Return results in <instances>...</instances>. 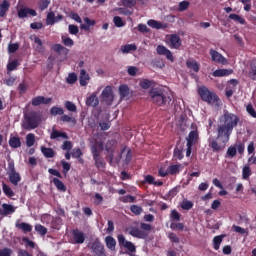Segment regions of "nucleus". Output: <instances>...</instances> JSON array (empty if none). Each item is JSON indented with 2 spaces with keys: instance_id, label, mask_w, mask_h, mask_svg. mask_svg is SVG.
<instances>
[{
  "instance_id": "1",
  "label": "nucleus",
  "mask_w": 256,
  "mask_h": 256,
  "mask_svg": "<svg viewBox=\"0 0 256 256\" xmlns=\"http://www.w3.org/2000/svg\"><path fill=\"white\" fill-rule=\"evenodd\" d=\"M219 121L220 124H218L216 129V138L213 136L208 138V145L213 153H221V151H225L227 142L231 139L233 129L239 125V116L225 110L224 114L220 116Z\"/></svg>"
},
{
  "instance_id": "2",
  "label": "nucleus",
  "mask_w": 256,
  "mask_h": 256,
  "mask_svg": "<svg viewBox=\"0 0 256 256\" xmlns=\"http://www.w3.org/2000/svg\"><path fill=\"white\" fill-rule=\"evenodd\" d=\"M150 101L157 107H165L171 101L169 92L163 88H152L149 90Z\"/></svg>"
},
{
  "instance_id": "3",
  "label": "nucleus",
  "mask_w": 256,
  "mask_h": 256,
  "mask_svg": "<svg viewBox=\"0 0 256 256\" xmlns=\"http://www.w3.org/2000/svg\"><path fill=\"white\" fill-rule=\"evenodd\" d=\"M105 149V144L103 141L95 140L90 146L91 155L94 160V165L96 169H105V159L101 157V153Z\"/></svg>"
},
{
  "instance_id": "4",
  "label": "nucleus",
  "mask_w": 256,
  "mask_h": 256,
  "mask_svg": "<svg viewBox=\"0 0 256 256\" xmlns=\"http://www.w3.org/2000/svg\"><path fill=\"white\" fill-rule=\"evenodd\" d=\"M40 123L41 115H39V113H37L36 111H32L24 115L22 127L26 131H33V129H37L39 127Z\"/></svg>"
},
{
  "instance_id": "5",
  "label": "nucleus",
  "mask_w": 256,
  "mask_h": 256,
  "mask_svg": "<svg viewBox=\"0 0 256 256\" xmlns=\"http://www.w3.org/2000/svg\"><path fill=\"white\" fill-rule=\"evenodd\" d=\"M198 95L201 97L204 103H208V105H215L217 101H219V96L215 92H211L207 86H201L198 89Z\"/></svg>"
},
{
  "instance_id": "6",
  "label": "nucleus",
  "mask_w": 256,
  "mask_h": 256,
  "mask_svg": "<svg viewBox=\"0 0 256 256\" xmlns=\"http://www.w3.org/2000/svg\"><path fill=\"white\" fill-rule=\"evenodd\" d=\"M152 229L153 226H151V224L141 222L140 229L137 227H132L129 231V235H131L132 237H136V239H147L149 237V233H147L146 231H151Z\"/></svg>"
},
{
  "instance_id": "7",
  "label": "nucleus",
  "mask_w": 256,
  "mask_h": 256,
  "mask_svg": "<svg viewBox=\"0 0 256 256\" xmlns=\"http://www.w3.org/2000/svg\"><path fill=\"white\" fill-rule=\"evenodd\" d=\"M88 248L90 249L92 256H108L105 245L101 242V240H99V238L92 241L88 245Z\"/></svg>"
},
{
  "instance_id": "8",
  "label": "nucleus",
  "mask_w": 256,
  "mask_h": 256,
  "mask_svg": "<svg viewBox=\"0 0 256 256\" xmlns=\"http://www.w3.org/2000/svg\"><path fill=\"white\" fill-rule=\"evenodd\" d=\"M7 175L9 177V181H10V183H12V185L17 186L21 182V174H19L17 172V170H15V162H13V161L8 162Z\"/></svg>"
},
{
  "instance_id": "9",
  "label": "nucleus",
  "mask_w": 256,
  "mask_h": 256,
  "mask_svg": "<svg viewBox=\"0 0 256 256\" xmlns=\"http://www.w3.org/2000/svg\"><path fill=\"white\" fill-rule=\"evenodd\" d=\"M101 95L104 103L108 105H113L114 96H113V88H111V86H106L102 91Z\"/></svg>"
},
{
  "instance_id": "10",
  "label": "nucleus",
  "mask_w": 256,
  "mask_h": 256,
  "mask_svg": "<svg viewBox=\"0 0 256 256\" xmlns=\"http://www.w3.org/2000/svg\"><path fill=\"white\" fill-rule=\"evenodd\" d=\"M210 57L214 63H220L221 65H226L227 58L225 56L221 55L218 51L214 49H210Z\"/></svg>"
},
{
  "instance_id": "11",
  "label": "nucleus",
  "mask_w": 256,
  "mask_h": 256,
  "mask_svg": "<svg viewBox=\"0 0 256 256\" xmlns=\"http://www.w3.org/2000/svg\"><path fill=\"white\" fill-rule=\"evenodd\" d=\"M156 51L158 55H164L166 59H168V61H171V63L175 61V58L173 57V53L171 52V50L167 49V47L163 45H158L156 48Z\"/></svg>"
},
{
  "instance_id": "12",
  "label": "nucleus",
  "mask_w": 256,
  "mask_h": 256,
  "mask_svg": "<svg viewBox=\"0 0 256 256\" xmlns=\"http://www.w3.org/2000/svg\"><path fill=\"white\" fill-rule=\"evenodd\" d=\"M117 145V141L115 140H108L105 146V151L108 154V157L110 159V163L113 161V157L115 155V147Z\"/></svg>"
},
{
  "instance_id": "13",
  "label": "nucleus",
  "mask_w": 256,
  "mask_h": 256,
  "mask_svg": "<svg viewBox=\"0 0 256 256\" xmlns=\"http://www.w3.org/2000/svg\"><path fill=\"white\" fill-rule=\"evenodd\" d=\"M53 101V98H46L45 96H36L32 99L31 103L33 107H39V105H49Z\"/></svg>"
},
{
  "instance_id": "14",
  "label": "nucleus",
  "mask_w": 256,
  "mask_h": 256,
  "mask_svg": "<svg viewBox=\"0 0 256 256\" xmlns=\"http://www.w3.org/2000/svg\"><path fill=\"white\" fill-rule=\"evenodd\" d=\"M59 21H63V15L61 14L55 17V12H49L46 16V25H55V23H59Z\"/></svg>"
},
{
  "instance_id": "15",
  "label": "nucleus",
  "mask_w": 256,
  "mask_h": 256,
  "mask_svg": "<svg viewBox=\"0 0 256 256\" xmlns=\"http://www.w3.org/2000/svg\"><path fill=\"white\" fill-rule=\"evenodd\" d=\"M15 211H16L15 206L11 204L3 203L2 208H0V215H2V217H7L9 215H13Z\"/></svg>"
},
{
  "instance_id": "16",
  "label": "nucleus",
  "mask_w": 256,
  "mask_h": 256,
  "mask_svg": "<svg viewBox=\"0 0 256 256\" xmlns=\"http://www.w3.org/2000/svg\"><path fill=\"white\" fill-rule=\"evenodd\" d=\"M72 235L73 241L76 245H83V243H85V234L79 231V229H74L72 231Z\"/></svg>"
},
{
  "instance_id": "17",
  "label": "nucleus",
  "mask_w": 256,
  "mask_h": 256,
  "mask_svg": "<svg viewBox=\"0 0 256 256\" xmlns=\"http://www.w3.org/2000/svg\"><path fill=\"white\" fill-rule=\"evenodd\" d=\"M197 141H199V132L197 130H192L189 132L188 137H186V145H196Z\"/></svg>"
},
{
  "instance_id": "18",
  "label": "nucleus",
  "mask_w": 256,
  "mask_h": 256,
  "mask_svg": "<svg viewBox=\"0 0 256 256\" xmlns=\"http://www.w3.org/2000/svg\"><path fill=\"white\" fill-rule=\"evenodd\" d=\"M28 15H31V17H37V11L31 8H21L18 10L19 19H25Z\"/></svg>"
},
{
  "instance_id": "19",
  "label": "nucleus",
  "mask_w": 256,
  "mask_h": 256,
  "mask_svg": "<svg viewBox=\"0 0 256 256\" xmlns=\"http://www.w3.org/2000/svg\"><path fill=\"white\" fill-rule=\"evenodd\" d=\"M170 41V49H179V47H181V37H179V35L177 34H172L170 35L169 38Z\"/></svg>"
},
{
  "instance_id": "20",
  "label": "nucleus",
  "mask_w": 256,
  "mask_h": 256,
  "mask_svg": "<svg viewBox=\"0 0 256 256\" xmlns=\"http://www.w3.org/2000/svg\"><path fill=\"white\" fill-rule=\"evenodd\" d=\"M10 7L11 3H9V0H3L0 2V17H7Z\"/></svg>"
},
{
  "instance_id": "21",
  "label": "nucleus",
  "mask_w": 256,
  "mask_h": 256,
  "mask_svg": "<svg viewBox=\"0 0 256 256\" xmlns=\"http://www.w3.org/2000/svg\"><path fill=\"white\" fill-rule=\"evenodd\" d=\"M186 67L194 71V73H199V70L201 69V65L199 64V62H197V60L194 59L187 60Z\"/></svg>"
},
{
  "instance_id": "22",
  "label": "nucleus",
  "mask_w": 256,
  "mask_h": 256,
  "mask_svg": "<svg viewBox=\"0 0 256 256\" xmlns=\"http://www.w3.org/2000/svg\"><path fill=\"white\" fill-rule=\"evenodd\" d=\"M232 73V69H217L212 73V75L213 77H229Z\"/></svg>"
},
{
  "instance_id": "23",
  "label": "nucleus",
  "mask_w": 256,
  "mask_h": 256,
  "mask_svg": "<svg viewBox=\"0 0 256 256\" xmlns=\"http://www.w3.org/2000/svg\"><path fill=\"white\" fill-rule=\"evenodd\" d=\"M16 229H20L23 233H31L33 226L29 223L21 222L15 224Z\"/></svg>"
},
{
  "instance_id": "24",
  "label": "nucleus",
  "mask_w": 256,
  "mask_h": 256,
  "mask_svg": "<svg viewBox=\"0 0 256 256\" xmlns=\"http://www.w3.org/2000/svg\"><path fill=\"white\" fill-rule=\"evenodd\" d=\"M87 107H97L99 105V98H97V94L93 93L86 99Z\"/></svg>"
},
{
  "instance_id": "25",
  "label": "nucleus",
  "mask_w": 256,
  "mask_h": 256,
  "mask_svg": "<svg viewBox=\"0 0 256 256\" xmlns=\"http://www.w3.org/2000/svg\"><path fill=\"white\" fill-rule=\"evenodd\" d=\"M105 243L107 249L110 251H115V247H117V241L112 236H106L105 237Z\"/></svg>"
},
{
  "instance_id": "26",
  "label": "nucleus",
  "mask_w": 256,
  "mask_h": 256,
  "mask_svg": "<svg viewBox=\"0 0 256 256\" xmlns=\"http://www.w3.org/2000/svg\"><path fill=\"white\" fill-rule=\"evenodd\" d=\"M8 143L12 149H19V147H21V138L18 136H11Z\"/></svg>"
},
{
  "instance_id": "27",
  "label": "nucleus",
  "mask_w": 256,
  "mask_h": 256,
  "mask_svg": "<svg viewBox=\"0 0 256 256\" xmlns=\"http://www.w3.org/2000/svg\"><path fill=\"white\" fill-rule=\"evenodd\" d=\"M41 153L46 157V159H53V157H55V150H53V148L41 146Z\"/></svg>"
},
{
  "instance_id": "28",
  "label": "nucleus",
  "mask_w": 256,
  "mask_h": 256,
  "mask_svg": "<svg viewBox=\"0 0 256 256\" xmlns=\"http://www.w3.org/2000/svg\"><path fill=\"white\" fill-rule=\"evenodd\" d=\"M181 169H183V165L181 164H174L168 167L169 175H179L181 173Z\"/></svg>"
},
{
  "instance_id": "29",
  "label": "nucleus",
  "mask_w": 256,
  "mask_h": 256,
  "mask_svg": "<svg viewBox=\"0 0 256 256\" xmlns=\"http://www.w3.org/2000/svg\"><path fill=\"white\" fill-rule=\"evenodd\" d=\"M183 157H185V155L183 154V146H176L173 151V159H175L176 161L177 159L181 161Z\"/></svg>"
},
{
  "instance_id": "30",
  "label": "nucleus",
  "mask_w": 256,
  "mask_h": 256,
  "mask_svg": "<svg viewBox=\"0 0 256 256\" xmlns=\"http://www.w3.org/2000/svg\"><path fill=\"white\" fill-rule=\"evenodd\" d=\"M90 77L89 74H87V71L85 69H82L80 71V85L81 87H86L87 81H89Z\"/></svg>"
},
{
  "instance_id": "31",
  "label": "nucleus",
  "mask_w": 256,
  "mask_h": 256,
  "mask_svg": "<svg viewBox=\"0 0 256 256\" xmlns=\"http://www.w3.org/2000/svg\"><path fill=\"white\" fill-rule=\"evenodd\" d=\"M52 182L58 189V191H62V193H65V191H67V186H65V184L61 180H59V178H53Z\"/></svg>"
},
{
  "instance_id": "32",
  "label": "nucleus",
  "mask_w": 256,
  "mask_h": 256,
  "mask_svg": "<svg viewBox=\"0 0 256 256\" xmlns=\"http://www.w3.org/2000/svg\"><path fill=\"white\" fill-rule=\"evenodd\" d=\"M84 23L81 24V29H84V31H89V27H94V25L97 23L95 20H91L89 17L84 18Z\"/></svg>"
},
{
  "instance_id": "33",
  "label": "nucleus",
  "mask_w": 256,
  "mask_h": 256,
  "mask_svg": "<svg viewBox=\"0 0 256 256\" xmlns=\"http://www.w3.org/2000/svg\"><path fill=\"white\" fill-rule=\"evenodd\" d=\"M248 75L252 81H256V59L251 61Z\"/></svg>"
},
{
  "instance_id": "34",
  "label": "nucleus",
  "mask_w": 256,
  "mask_h": 256,
  "mask_svg": "<svg viewBox=\"0 0 256 256\" xmlns=\"http://www.w3.org/2000/svg\"><path fill=\"white\" fill-rule=\"evenodd\" d=\"M59 137H61L62 139H69V136H67V133L59 132V131L53 129L52 133L50 135V139H59Z\"/></svg>"
},
{
  "instance_id": "35",
  "label": "nucleus",
  "mask_w": 256,
  "mask_h": 256,
  "mask_svg": "<svg viewBox=\"0 0 256 256\" xmlns=\"http://www.w3.org/2000/svg\"><path fill=\"white\" fill-rule=\"evenodd\" d=\"M119 95L121 99H125V97H129V86L126 84H122L119 86Z\"/></svg>"
},
{
  "instance_id": "36",
  "label": "nucleus",
  "mask_w": 256,
  "mask_h": 256,
  "mask_svg": "<svg viewBox=\"0 0 256 256\" xmlns=\"http://www.w3.org/2000/svg\"><path fill=\"white\" fill-rule=\"evenodd\" d=\"M221 243H223V235L215 236L213 238V249H215V251H219Z\"/></svg>"
},
{
  "instance_id": "37",
  "label": "nucleus",
  "mask_w": 256,
  "mask_h": 256,
  "mask_svg": "<svg viewBox=\"0 0 256 256\" xmlns=\"http://www.w3.org/2000/svg\"><path fill=\"white\" fill-rule=\"evenodd\" d=\"M52 51H54V53H65V55L69 53V49L63 47L61 44H54L52 46Z\"/></svg>"
},
{
  "instance_id": "38",
  "label": "nucleus",
  "mask_w": 256,
  "mask_h": 256,
  "mask_svg": "<svg viewBox=\"0 0 256 256\" xmlns=\"http://www.w3.org/2000/svg\"><path fill=\"white\" fill-rule=\"evenodd\" d=\"M147 25L149 27H152V29H162L163 28V23L157 21V20H148Z\"/></svg>"
},
{
  "instance_id": "39",
  "label": "nucleus",
  "mask_w": 256,
  "mask_h": 256,
  "mask_svg": "<svg viewBox=\"0 0 256 256\" xmlns=\"http://www.w3.org/2000/svg\"><path fill=\"white\" fill-rule=\"evenodd\" d=\"M122 53H130V51H137V45L135 44H126L121 47Z\"/></svg>"
},
{
  "instance_id": "40",
  "label": "nucleus",
  "mask_w": 256,
  "mask_h": 256,
  "mask_svg": "<svg viewBox=\"0 0 256 256\" xmlns=\"http://www.w3.org/2000/svg\"><path fill=\"white\" fill-rule=\"evenodd\" d=\"M2 189L6 197H15V192H13V189H11L7 184L4 183L2 185Z\"/></svg>"
},
{
  "instance_id": "41",
  "label": "nucleus",
  "mask_w": 256,
  "mask_h": 256,
  "mask_svg": "<svg viewBox=\"0 0 256 256\" xmlns=\"http://www.w3.org/2000/svg\"><path fill=\"white\" fill-rule=\"evenodd\" d=\"M33 41L36 44L35 50L38 51V53H41V51H43V41L37 36H34Z\"/></svg>"
},
{
  "instance_id": "42",
  "label": "nucleus",
  "mask_w": 256,
  "mask_h": 256,
  "mask_svg": "<svg viewBox=\"0 0 256 256\" xmlns=\"http://www.w3.org/2000/svg\"><path fill=\"white\" fill-rule=\"evenodd\" d=\"M153 82L152 80L149 79H143L142 81H140V87L142 89H150V87H153Z\"/></svg>"
},
{
  "instance_id": "43",
  "label": "nucleus",
  "mask_w": 256,
  "mask_h": 256,
  "mask_svg": "<svg viewBox=\"0 0 256 256\" xmlns=\"http://www.w3.org/2000/svg\"><path fill=\"white\" fill-rule=\"evenodd\" d=\"M27 147H33L35 145V134L30 133L26 136Z\"/></svg>"
},
{
  "instance_id": "44",
  "label": "nucleus",
  "mask_w": 256,
  "mask_h": 256,
  "mask_svg": "<svg viewBox=\"0 0 256 256\" xmlns=\"http://www.w3.org/2000/svg\"><path fill=\"white\" fill-rule=\"evenodd\" d=\"M35 231L39 233V235H41L42 237H44V235H47V228L41 224L35 225Z\"/></svg>"
},
{
  "instance_id": "45",
  "label": "nucleus",
  "mask_w": 256,
  "mask_h": 256,
  "mask_svg": "<svg viewBox=\"0 0 256 256\" xmlns=\"http://www.w3.org/2000/svg\"><path fill=\"white\" fill-rule=\"evenodd\" d=\"M229 19H232V21H236V23H240V25H245V20L238 14H230Z\"/></svg>"
},
{
  "instance_id": "46",
  "label": "nucleus",
  "mask_w": 256,
  "mask_h": 256,
  "mask_svg": "<svg viewBox=\"0 0 256 256\" xmlns=\"http://www.w3.org/2000/svg\"><path fill=\"white\" fill-rule=\"evenodd\" d=\"M50 113L54 116H57V115H63V113H65V110H63V108L61 107H57V106H53L51 109H50Z\"/></svg>"
},
{
  "instance_id": "47",
  "label": "nucleus",
  "mask_w": 256,
  "mask_h": 256,
  "mask_svg": "<svg viewBox=\"0 0 256 256\" xmlns=\"http://www.w3.org/2000/svg\"><path fill=\"white\" fill-rule=\"evenodd\" d=\"M170 229H172V231H183L185 229V225L183 223H171Z\"/></svg>"
},
{
  "instance_id": "48",
  "label": "nucleus",
  "mask_w": 256,
  "mask_h": 256,
  "mask_svg": "<svg viewBox=\"0 0 256 256\" xmlns=\"http://www.w3.org/2000/svg\"><path fill=\"white\" fill-rule=\"evenodd\" d=\"M62 43L65 45V47H73L75 45V42L70 37L62 36Z\"/></svg>"
},
{
  "instance_id": "49",
  "label": "nucleus",
  "mask_w": 256,
  "mask_h": 256,
  "mask_svg": "<svg viewBox=\"0 0 256 256\" xmlns=\"http://www.w3.org/2000/svg\"><path fill=\"white\" fill-rule=\"evenodd\" d=\"M181 208L184 209V211H190V209H193V203L189 200H183Z\"/></svg>"
},
{
  "instance_id": "50",
  "label": "nucleus",
  "mask_w": 256,
  "mask_h": 256,
  "mask_svg": "<svg viewBox=\"0 0 256 256\" xmlns=\"http://www.w3.org/2000/svg\"><path fill=\"white\" fill-rule=\"evenodd\" d=\"M65 108L67 109V111H72V113H75L77 111V106L71 101L65 102Z\"/></svg>"
},
{
  "instance_id": "51",
  "label": "nucleus",
  "mask_w": 256,
  "mask_h": 256,
  "mask_svg": "<svg viewBox=\"0 0 256 256\" xmlns=\"http://www.w3.org/2000/svg\"><path fill=\"white\" fill-rule=\"evenodd\" d=\"M130 211L134 213V215H141V213H143V208L138 205H132Z\"/></svg>"
},
{
  "instance_id": "52",
  "label": "nucleus",
  "mask_w": 256,
  "mask_h": 256,
  "mask_svg": "<svg viewBox=\"0 0 256 256\" xmlns=\"http://www.w3.org/2000/svg\"><path fill=\"white\" fill-rule=\"evenodd\" d=\"M246 111L250 117H253L254 119H256V111H255V108H253V104H248L246 106Z\"/></svg>"
},
{
  "instance_id": "53",
  "label": "nucleus",
  "mask_w": 256,
  "mask_h": 256,
  "mask_svg": "<svg viewBox=\"0 0 256 256\" xmlns=\"http://www.w3.org/2000/svg\"><path fill=\"white\" fill-rule=\"evenodd\" d=\"M113 23L115 27H125V23L123 22V19L119 16H115L113 18Z\"/></svg>"
},
{
  "instance_id": "54",
  "label": "nucleus",
  "mask_w": 256,
  "mask_h": 256,
  "mask_svg": "<svg viewBox=\"0 0 256 256\" xmlns=\"http://www.w3.org/2000/svg\"><path fill=\"white\" fill-rule=\"evenodd\" d=\"M122 5H124V7H128V9H133V6L137 5V1L136 0H122Z\"/></svg>"
},
{
  "instance_id": "55",
  "label": "nucleus",
  "mask_w": 256,
  "mask_h": 256,
  "mask_svg": "<svg viewBox=\"0 0 256 256\" xmlns=\"http://www.w3.org/2000/svg\"><path fill=\"white\" fill-rule=\"evenodd\" d=\"M19 66V62L17 60H13L7 65V71H15Z\"/></svg>"
},
{
  "instance_id": "56",
  "label": "nucleus",
  "mask_w": 256,
  "mask_h": 256,
  "mask_svg": "<svg viewBox=\"0 0 256 256\" xmlns=\"http://www.w3.org/2000/svg\"><path fill=\"white\" fill-rule=\"evenodd\" d=\"M243 179H249L251 177V168L249 166H245L242 170Z\"/></svg>"
},
{
  "instance_id": "57",
  "label": "nucleus",
  "mask_w": 256,
  "mask_h": 256,
  "mask_svg": "<svg viewBox=\"0 0 256 256\" xmlns=\"http://www.w3.org/2000/svg\"><path fill=\"white\" fill-rule=\"evenodd\" d=\"M50 4H51L50 0H41L39 2L40 11H45V9H47V7H49Z\"/></svg>"
},
{
  "instance_id": "58",
  "label": "nucleus",
  "mask_w": 256,
  "mask_h": 256,
  "mask_svg": "<svg viewBox=\"0 0 256 256\" xmlns=\"http://www.w3.org/2000/svg\"><path fill=\"white\" fill-rule=\"evenodd\" d=\"M123 247H125V249H128V251H130V253H135V251H136L135 244L130 241L125 242Z\"/></svg>"
},
{
  "instance_id": "59",
  "label": "nucleus",
  "mask_w": 256,
  "mask_h": 256,
  "mask_svg": "<svg viewBox=\"0 0 256 256\" xmlns=\"http://www.w3.org/2000/svg\"><path fill=\"white\" fill-rule=\"evenodd\" d=\"M226 155L228 157H235V155H237V148L235 146H230L226 152Z\"/></svg>"
},
{
  "instance_id": "60",
  "label": "nucleus",
  "mask_w": 256,
  "mask_h": 256,
  "mask_svg": "<svg viewBox=\"0 0 256 256\" xmlns=\"http://www.w3.org/2000/svg\"><path fill=\"white\" fill-rule=\"evenodd\" d=\"M68 31L70 35H77V33H79V27H77V25L70 24L68 26Z\"/></svg>"
},
{
  "instance_id": "61",
  "label": "nucleus",
  "mask_w": 256,
  "mask_h": 256,
  "mask_svg": "<svg viewBox=\"0 0 256 256\" xmlns=\"http://www.w3.org/2000/svg\"><path fill=\"white\" fill-rule=\"evenodd\" d=\"M77 82V74L75 73H71L68 75L67 78V83H69V85H73V83Z\"/></svg>"
},
{
  "instance_id": "62",
  "label": "nucleus",
  "mask_w": 256,
  "mask_h": 256,
  "mask_svg": "<svg viewBox=\"0 0 256 256\" xmlns=\"http://www.w3.org/2000/svg\"><path fill=\"white\" fill-rule=\"evenodd\" d=\"M13 255V250L11 248H4L0 250V256H11Z\"/></svg>"
},
{
  "instance_id": "63",
  "label": "nucleus",
  "mask_w": 256,
  "mask_h": 256,
  "mask_svg": "<svg viewBox=\"0 0 256 256\" xmlns=\"http://www.w3.org/2000/svg\"><path fill=\"white\" fill-rule=\"evenodd\" d=\"M18 49H19V45L17 43L8 45V52L9 53H15V52L18 51Z\"/></svg>"
},
{
  "instance_id": "64",
  "label": "nucleus",
  "mask_w": 256,
  "mask_h": 256,
  "mask_svg": "<svg viewBox=\"0 0 256 256\" xmlns=\"http://www.w3.org/2000/svg\"><path fill=\"white\" fill-rule=\"evenodd\" d=\"M168 239L171 241V243H179V241H180L177 234H175L173 232L168 235Z\"/></svg>"
}]
</instances>
